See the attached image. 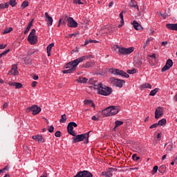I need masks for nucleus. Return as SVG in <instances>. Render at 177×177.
<instances>
[{
    "label": "nucleus",
    "instance_id": "nucleus-1",
    "mask_svg": "<svg viewBox=\"0 0 177 177\" xmlns=\"http://www.w3.org/2000/svg\"><path fill=\"white\" fill-rule=\"evenodd\" d=\"M92 57V55H84L82 57H80L76 59H74L73 61H71L68 63H67L65 65V68H67L66 70L63 71L64 74H71L77 70V66L80 63H82L84 60H86L87 59H91Z\"/></svg>",
    "mask_w": 177,
    "mask_h": 177
},
{
    "label": "nucleus",
    "instance_id": "nucleus-2",
    "mask_svg": "<svg viewBox=\"0 0 177 177\" xmlns=\"http://www.w3.org/2000/svg\"><path fill=\"white\" fill-rule=\"evenodd\" d=\"M91 88L96 91L98 95H102V96H109L111 95L113 90L111 87L107 86L102 83L94 84L91 86Z\"/></svg>",
    "mask_w": 177,
    "mask_h": 177
},
{
    "label": "nucleus",
    "instance_id": "nucleus-3",
    "mask_svg": "<svg viewBox=\"0 0 177 177\" xmlns=\"http://www.w3.org/2000/svg\"><path fill=\"white\" fill-rule=\"evenodd\" d=\"M120 112V108L115 106H111L104 109L102 111V114L105 117H110L111 115H115V114H118Z\"/></svg>",
    "mask_w": 177,
    "mask_h": 177
},
{
    "label": "nucleus",
    "instance_id": "nucleus-4",
    "mask_svg": "<svg viewBox=\"0 0 177 177\" xmlns=\"http://www.w3.org/2000/svg\"><path fill=\"white\" fill-rule=\"evenodd\" d=\"M89 133H91L90 131L88 133H86L76 136L75 138H73V143H78V142H82V140H84V139H86V143H88L89 142Z\"/></svg>",
    "mask_w": 177,
    "mask_h": 177
},
{
    "label": "nucleus",
    "instance_id": "nucleus-5",
    "mask_svg": "<svg viewBox=\"0 0 177 177\" xmlns=\"http://www.w3.org/2000/svg\"><path fill=\"white\" fill-rule=\"evenodd\" d=\"M35 29H32L28 37V41L30 45H35L38 42V36L35 35Z\"/></svg>",
    "mask_w": 177,
    "mask_h": 177
},
{
    "label": "nucleus",
    "instance_id": "nucleus-6",
    "mask_svg": "<svg viewBox=\"0 0 177 177\" xmlns=\"http://www.w3.org/2000/svg\"><path fill=\"white\" fill-rule=\"evenodd\" d=\"M109 73L113 74L114 75H120L121 77H124V78H129V75L127 72L121 71L117 68H111L109 69Z\"/></svg>",
    "mask_w": 177,
    "mask_h": 177
},
{
    "label": "nucleus",
    "instance_id": "nucleus-7",
    "mask_svg": "<svg viewBox=\"0 0 177 177\" xmlns=\"http://www.w3.org/2000/svg\"><path fill=\"white\" fill-rule=\"evenodd\" d=\"M133 50H135L134 47H129L127 48L125 47H118V53L124 56L127 55H131Z\"/></svg>",
    "mask_w": 177,
    "mask_h": 177
},
{
    "label": "nucleus",
    "instance_id": "nucleus-8",
    "mask_svg": "<svg viewBox=\"0 0 177 177\" xmlns=\"http://www.w3.org/2000/svg\"><path fill=\"white\" fill-rule=\"evenodd\" d=\"M78 125L75 122H71L68 124L67 129L68 132L70 135H72V136H76L77 133L75 131H74V128H77Z\"/></svg>",
    "mask_w": 177,
    "mask_h": 177
},
{
    "label": "nucleus",
    "instance_id": "nucleus-9",
    "mask_svg": "<svg viewBox=\"0 0 177 177\" xmlns=\"http://www.w3.org/2000/svg\"><path fill=\"white\" fill-rule=\"evenodd\" d=\"M30 111L32 112L33 115H37L41 113V107L37 105H32V106H29L26 109V113H30Z\"/></svg>",
    "mask_w": 177,
    "mask_h": 177
},
{
    "label": "nucleus",
    "instance_id": "nucleus-10",
    "mask_svg": "<svg viewBox=\"0 0 177 177\" xmlns=\"http://www.w3.org/2000/svg\"><path fill=\"white\" fill-rule=\"evenodd\" d=\"M111 81L115 86H118V88H122V86H124V84H125V81L120 79H115L114 77L111 78Z\"/></svg>",
    "mask_w": 177,
    "mask_h": 177
},
{
    "label": "nucleus",
    "instance_id": "nucleus-11",
    "mask_svg": "<svg viewBox=\"0 0 177 177\" xmlns=\"http://www.w3.org/2000/svg\"><path fill=\"white\" fill-rule=\"evenodd\" d=\"M67 26L68 27H71V28H77L78 27V23L74 20L73 17H69L67 19Z\"/></svg>",
    "mask_w": 177,
    "mask_h": 177
},
{
    "label": "nucleus",
    "instance_id": "nucleus-12",
    "mask_svg": "<svg viewBox=\"0 0 177 177\" xmlns=\"http://www.w3.org/2000/svg\"><path fill=\"white\" fill-rule=\"evenodd\" d=\"M172 66H174V62L172 61V59H169L167 61L165 66H164L163 68L161 69L162 73L167 71V70H169V68H171Z\"/></svg>",
    "mask_w": 177,
    "mask_h": 177
},
{
    "label": "nucleus",
    "instance_id": "nucleus-13",
    "mask_svg": "<svg viewBox=\"0 0 177 177\" xmlns=\"http://www.w3.org/2000/svg\"><path fill=\"white\" fill-rule=\"evenodd\" d=\"M164 114V111L162 109V107H158L156 108V111H155V118L156 120H158V118H161V117H162Z\"/></svg>",
    "mask_w": 177,
    "mask_h": 177
},
{
    "label": "nucleus",
    "instance_id": "nucleus-14",
    "mask_svg": "<svg viewBox=\"0 0 177 177\" xmlns=\"http://www.w3.org/2000/svg\"><path fill=\"white\" fill-rule=\"evenodd\" d=\"M114 171H117V169L115 168L111 167L107 171H102L101 173V175L102 176L111 177L113 176V172H114Z\"/></svg>",
    "mask_w": 177,
    "mask_h": 177
},
{
    "label": "nucleus",
    "instance_id": "nucleus-15",
    "mask_svg": "<svg viewBox=\"0 0 177 177\" xmlns=\"http://www.w3.org/2000/svg\"><path fill=\"white\" fill-rule=\"evenodd\" d=\"M10 74H12V75H14V77H16V75H19V71H17V65L13 64L12 66L11 70L8 72V75Z\"/></svg>",
    "mask_w": 177,
    "mask_h": 177
},
{
    "label": "nucleus",
    "instance_id": "nucleus-16",
    "mask_svg": "<svg viewBox=\"0 0 177 177\" xmlns=\"http://www.w3.org/2000/svg\"><path fill=\"white\" fill-rule=\"evenodd\" d=\"M46 21L47 22V25L48 27H50L52 24H53V18L49 16L48 12H45Z\"/></svg>",
    "mask_w": 177,
    "mask_h": 177
},
{
    "label": "nucleus",
    "instance_id": "nucleus-17",
    "mask_svg": "<svg viewBox=\"0 0 177 177\" xmlns=\"http://www.w3.org/2000/svg\"><path fill=\"white\" fill-rule=\"evenodd\" d=\"M32 138L33 140L39 142V143H44L45 142V138H44L41 135L32 136Z\"/></svg>",
    "mask_w": 177,
    "mask_h": 177
},
{
    "label": "nucleus",
    "instance_id": "nucleus-18",
    "mask_svg": "<svg viewBox=\"0 0 177 177\" xmlns=\"http://www.w3.org/2000/svg\"><path fill=\"white\" fill-rule=\"evenodd\" d=\"M167 28L168 30H171L172 31H177V24H166Z\"/></svg>",
    "mask_w": 177,
    "mask_h": 177
},
{
    "label": "nucleus",
    "instance_id": "nucleus-19",
    "mask_svg": "<svg viewBox=\"0 0 177 177\" xmlns=\"http://www.w3.org/2000/svg\"><path fill=\"white\" fill-rule=\"evenodd\" d=\"M131 24L133 25V27L135 30H139L140 28H142V25L138 23L136 20H134Z\"/></svg>",
    "mask_w": 177,
    "mask_h": 177
},
{
    "label": "nucleus",
    "instance_id": "nucleus-20",
    "mask_svg": "<svg viewBox=\"0 0 177 177\" xmlns=\"http://www.w3.org/2000/svg\"><path fill=\"white\" fill-rule=\"evenodd\" d=\"M165 147H167V149H166L167 153H169V151H171L174 149V143H172V142H169V144L165 143Z\"/></svg>",
    "mask_w": 177,
    "mask_h": 177
},
{
    "label": "nucleus",
    "instance_id": "nucleus-21",
    "mask_svg": "<svg viewBox=\"0 0 177 177\" xmlns=\"http://www.w3.org/2000/svg\"><path fill=\"white\" fill-rule=\"evenodd\" d=\"M32 21H34V19H32L31 21L29 22L26 29L24 32V34L27 35L28 34V31L31 29V27H32Z\"/></svg>",
    "mask_w": 177,
    "mask_h": 177
},
{
    "label": "nucleus",
    "instance_id": "nucleus-22",
    "mask_svg": "<svg viewBox=\"0 0 177 177\" xmlns=\"http://www.w3.org/2000/svg\"><path fill=\"white\" fill-rule=\"evenodd\" d=\"M92 66H93V62H88L82 66V68H89V67H92Z\"/></svg>",
    "mask_w": 177,
    "mask_h": 177
},
{
    "label": "nucleus",
    "instance_id": "nucleus-23",
    "mask_svg": "<svg viewBox=\"0 0 177 177\" xmlns=\"http://www.w3.org/2000/svg\"><path fill=\"white\" fill-rule=\"evenodd\" d=\"M55 46V44L51 43L47 46V55L48 56H50V51L52 50V48Z\"/></svg>",
    "mask_w": 177,
    "mask_h": 177
},
{
    "label": "nucleus",
    "instance_id": "nucleus-24",
    "mask_svg": "<svg viewBox=\"0 0 177 177\" xmlns=\"http://www.w3.org/2000/svg\"><path fill=\"white\" fill-rule=\"evenodd\" d=\"M130 6L131 8H136L139 10V7L138 6V3L135 0H131L130 2Z\"/></svg>",
    "mask_w": 177,
    "mask_h": 177
},
{
    "label": "nucleus",
    "instance_id": "nucleus-25",
    "mask_svg": "<svg viewBox=\"0 0 177 177\" xmlns=\"http://www.w3.org/2000/svg\"><path fill=\"white\" fill-rule=\"evenodd\" d=\"M80 84H86L88 82V78L86 77H80L77 80Z\"/></svg>",
    "mask_w": 177,
    "mask_h": 177
},
{
    "label": "nucleus",
    "instance_id": "nucleus-26",
    "mask_svg": "<svg viewBox=\"0 0 177 177\" xmlns=\"http://www.w3.org/2000/svg\"><path fill=\"white\" fill-rule=\"evenodd\" d=\"M142 89H151V84L150 83H145L141 85Z\"/></svg>",
    "mask_w": 177,
    "mask_h": 177
},
{
    "label": "nucleus",
    "instance_id": "nucleus-27",
    "mask_svg": "<svg viewBox=\"0 0 177 177\" xmlns=\"http://www.w3.org/2000/svg\"><path fill=\"white\" fill-rule=\"evenodd\" d=\"M158 91H160V88H156L153 90L151 91V92L149 93V96H156V95H157V92H158Z\"/></svg>",
    "mask_w": 177,
    "mask_h": 177
},
{
    "label": "nucleus",
    "instance_id": "nucleus-28",
    "mask_svg": "<svg viewBox=\"0 0 177 177\" xmlns=\"http://www.w3.org/2000/svg\"><path fill=\"white\" fill-rule=\"evenodd\" d=\"M124 124V122L121 121V120H116L115 122V127L114 129H115L116 128H118V127H121V125H122Z\"/></svg>",
    "mask_w": 177,
    "mask_h": 177
},
{
    "label": "nucleus",
    "instance_id": "nucleus-29",
    "mask_svg": "<svg viewBox=\"0 0 177 177\" xmlns=\"http://www.w3.org/2000/svg\"><path fill=\"white\" fill-rule=\"evenodd\" d=\"M158 124L160 127H162V125H165V124H167V119L166 118L161 119L160 120L158 121Z\"/></svg>",
    "mask_w": 177,
    "mask_h": 177
},
{
    "label": "nucleus",
    "instance_id": "nucleus-30",
    "mask_svg": "<svg viewBox=\"0 0 177 177\" xmlns=\"http://www.w3.org/2000/svg\"><path fill=\"white\" fill-rule=\"evenodd\" d=\"M158 171H159V172H160V174H164V172H165V171H167V167L165 165H162L159 167Z\"/></svg>",
    "mask_w": 177,
    "mask_h": 177
},
{
    "label": "nucleus",
    "instance_id": "nucleus-31",
    "mask_svg": "<svg viewBox=\"0 0 177 177\" xmlns=\"http://www.w3.org/2000/svg\"><path fill=\"white\" fill-rule=\"evenodd\" d=\"M9 8V3H0V10L1 9H8Z\"/></svg>",
    "mask_w": 177,
    "mask_h": 177
},
{
    "label": "nucleus",
    "instance_id": "nucleus-32",
    "mask_svg": "<svg viewBox=\"0 0 177 177\" xmlns=\"http://www.w3.org/2000/svg\"><path fill=\"white\" fill-rule=\"evenodd\" d=\"M67 121V117L66 116V114H64L61 116V119L59 120V122H62L64 124Z\"/></svg>",
    "mask_w": 177,
    "mask_h": 177
},
{
    "label": "nucleus",
    "instance_id": "nucleus-33",
    "mask_svg": "<svg viewBox=\"0 0 177 177\" xmlns=\"http://www.w3.org/2000/svg\"><path fill=\"white\" fill-rule=\"evenodd\" d=\"M13 31V28L12 27L6 28L3 32V34H9V32H12Z\"/></svg>",
    "mask_w": 177,
    "mask_h": 177
},
{
    "label": "nucleus",
    "instance_id": "nucleus-34",
    "mask_svg": "<svg viewBox=\"0 0 177 177\" xmlns=\"http://www.w3.org/2000/svg\"><path fill=\"white\" fill-rule=\"evenodd\" d=\"M8 3L12 8H15V6H16V5H17V3L16 2V0H10V2Z\"/></svg>",
    "mask_w": 177,
    "mask_h": 177
},
{
    "label": "nucleus",
    "instance_id": "nucleus-35",
    "mask_svg": "<svg viewBox=\"0 0 177 177\" xmlns=\"http://www.w3.org/2000/svg\"><path fill=\"white\" fill-rule=\"evenodd\" d=\"M15 89H20L23 88V84L21 83L15 82Z\"/></svg>",
    "mask_w": 177,
    "mask_h": 177
},
{
    "label": "nucleus",
    "instance_id": "nucleus-36",
    "mask_svg": "<svg viewBox=\"0 0 177 177\" xmlns=\"http://www.w3.org/2000/svg\"><path fill=\"white\" fill-rule=\"evenodd\" d=\"M132 158L134 161H139V160H140V157H138L136 156V153H134L133 156H132Z\"/></svg>",
    "mask_w": 177,
    "mask_h": 177
},
{
    "label": "nucleus",
    "instance_id": "nucleus-37",
    "mask_svg": "<svg viewBox=\"0 0 177 177\" xmlns=\"http://www.w3.org/2000/svg\"><path fill=\"white\" fill-rule=\"evenodd\" d=\"M8 169H9L8 165H7L4 168L0 169V175H1V174H3V172H5V171H8Z\"/></svg>",
    "mask_w": 177,
    "mask_h": 177
},
{
    "label": "nucleus",
    "instance_id": "nucleus-38",
    "mask_svg": "<svg viewBox=\"0 0 177 177\" xmlns=\"http://www.w3.org/2000/svg\"><path fill=\"white\" fill-rule=\"evenodd\" d=\"M27 6H28V1H24L21 4V8L24 9V8H27Z\"/></svg>",
    "mask_w": 177,
    "mask_h": 177
},
{
    "label": "nucleus",
    "instance_id": "nucleus-39",
    "mask_svg": "<svg viewBox=\"0 0 177 177\" xmlns=\"http://www.w3.org/2000/svg\"><path fill=\"white\" fill-rule=\"evenodd\" d=\"M158 171V166L156 165L153 167L152 174H154Z\"/></svg>",
    "mask_w": 177,
    "mask_h": 177
},
{
    "label": "nucleus",
    "instance_id": "nucleus-40",
    "mask_svg": "<svg viewBox=\"0 0 177 177\" xmlns=\"http://www.w3.org/2000/svg\"><path fill=\"white\" fill-rule=\"evenodd\" d=\"M61 24H66V22L64 21H62V18L59 20V24L57 25V27H60Z\"/></svg>",
    "mask_w": 177,
    "mask_h": 177
},
{
    "label": "nucleus",
    "instance_id": "nucleus-41",
    "mask_svg": "<svg viewBox=\"0 0 177 177\" xmlns=\"http://www.w3.org/2000/svg\"><path fill=\"white\" fill-rule=\"evenodd\" d=\"M127 73H128V74H136V70H135V69L128 70Z\"/></svg>",
    "mask_w": 177,
    "mask_h": 177
},
{
    "label": "nucleus",
    "instance_id": "nucleus-42",
    "mask_svg": "<svg viewBox=\"0 0 177 177\" xmlns=\"http://www.w3.org/2000/svg\"><path fill=\"white\" fill-rule=\"evenodd\" d=\"M55 136H56V138H60V136H62V132L57 131V132H55Z\"/></svg>",
    "mask_w": 177,
    "mask_h": 177
},
{
    "label": "nucleus",
    "instance_id": "nucleus-43",
    "mask_svg": "<svg viewBox=\"0 0 177 177\" xmlns=\"http://www.w3.org/2000/svg\"><path fill=\"white\" fill-rule=\"evenodd\" d=\"M74 3H76V5H83V3L81 1V0H75Z\"/></svg>",
    "mask_w": 177,
    "mask_h": 177
},
{
    "label": "nucleus",
    "instance_id": "nucleus-44",
    "mask_svg": "<svg viewBox=\"0 0 177 177\" xmlns=\"http://www.w3.org/2000/svg\"><path fill=\"white\" fill-rule=\"evenodd\" d=\"M53 131H55V127H53V126H50L48 128V132H50V133H52L53 132Z\"/></svg>",
    "mask_w": 177,
    "mask_h": 177
},
{
    "label": "nucleus",
    "instance_id": "nucleus-45",
    "mask_svg": "<svg viewBox=\"0 0 177 177\" xmlns=\"http://www.w3.org/2000/svg\"><path fill=\"white\" fill-rule=\"evenodd\" d=\"M157 127H158V123H155L152 125L150 126V129H153V128H157Z\"/></svg>",
    "mask_w": 177,
    "mask_h": 177
},
{
    "label": "nucleus",
    "instance_id": "nucleus-46",
    "mask_svg": "<svg viewBox=\"0 0 177 177\" xmlns=\"http://www.w3.org/2000/svg\"><path fill=\"white\" fill-rule=\"evenodd\" d=\"M91 102H92V100H86L84 101V104H88V106L91 104Z\"/></svg>",
    "mask_w": 177,
    "mask_h": 177
},
{
    "label": "nucleus",
    "instance_id": "nucleus-47",
    "mask_svg": "<svg viewBox=\"0 0 177 177\" xmlns=\"http://www.w3.org/2000/svg\"><path fill=\"white\" fill-rule=\"evenodd\" d=\"M8 106H9V103L5 102V103L3 104V110H5V109H8Z\"/></svg>",
    "mask_w": 177,
    "mask_h": 177
},
{
    "label": "nucleus",
    "instance_id": "nucleus-48",
    "mask_svg": "<svg viewBox=\"0 0 177 177\" xmlns=\"http://www.w3.org/2000/svg\"><path fill=\"white\" fill-rule=\"evenodd\" d=\"M15 84H16V82H8L9 86H15Z\"/></svg>",
    "mask_w": 177,
    "mask_h": 177
},
{
    "label": "nucleus",
    "instance_id": "nucleus-49",
    "mask_svg": "<svg viewBox=\"0 0 177 177\" xmlns=\"http://www.w3.org/2000/svg\"><path fill=\"white\" fill-rule=\"evenodd\" d=\"M92 42H93V40H92V39L86 40V41H85V45H88V44H91V43H92Z\"/></svg>",
    "mask_w": 177,
    "mask_h": 177
},
{
    "label": "nucleus",
    "instance_id": "nucleus-50",
    "mask_svg": "<svg viewBox=\"0 0 177 177\" xmlns=\"http://www.w3.org/2000/svg\"><path fill=\"white\" fill-rule=\"evenodd\" d=\"M148 57H151V59H156V53H153L151 55H148Z\"/></svg>",
    "mask_w": 177,
    "mask_h": 177
},
{
    "label": "nucleus",
    "instance_id": "nucleus-51",
    "mask_svg": "<svg viewBox=\"0 0 177 177\" xmlns=\"http://www.w3.org/2000/svg\"><path fill=\"white\" fill-rule=\"evenodd\" d=\"M119 16L121 19H124V12H121Z\"/></svg>",
    "mask_w": 177,
    "mask_h": 177
},
{
    "label": "nucleus",
    "instance_id": "nucleus-52",
    "mask_svg": "<svg viewBox=\"0 0 177 177\" xmlns=\"http://www.w3.org/2000/svg\"><path fill=\"white\" fill-rule=\"evenodd\" d=\"M37 82H32L31 86H32V88H35V86H37Z\"/></svg>",
    "mask_w": 177,
    "mask_h": 177
},
{
    "label": "nucleus",
    "instance_id": "nucleus-53",
    "mask_svg": "<svg viewBox=\"0 0 177 177\" xmlns=\"http://www.w3.org/2000/svg\"><path fill=\"white\" fill-rule=\"evenodd\" d=\"M39 78V77H38V75H35L33 77H32V79L35 80V81H37V80H38Z\"/></svg>",
    "mask_w": 177,
    "mask_h": 177
},
{
    "label": "nucleus",
    "instance_id": "nucleus-54",
    "mask_svg": "<svg viewBox=\"0 0 177 177\" xmlns=\"http://www.w3.org/2000/svg\"><path fill=\"white\" fill-rule=\"evenodd\" d=\"M113 5H114V1H111L109 4V8H113Z\"/></svg>",
    "mask_w": 177,
    "mask_h": 177
},
{
    "label": "nucleus",
    "instance_id": "nucleus-55",
    "mask_svg": "<svg viewBox=\"0 0 177 177\" xmlns=\"http://www.w3.org/2000/svg\"><path fill=\"white\" fill-rule=\"evenodd\" d=\"M9 50H10L8 49V50H6V51L1 53V54L3 56L5 55H7V53H9Z\"/></svg>",
    "mask_w": 177,
    "mask_h": 177
},
{
    "label": "nucleus",
    "instance_id": "nucleus-56",
    "mask_svg": "<svg viewBox=\"0 0 177 177\" xmlns=\"http://www.w3.org/2000/svg\"><path fill=\"white\" fill-rule=\"evenodd\" d=\"M6 48V44H0V49H5Z\"/></svg>",
    "mask_w": 177,
    "mask_h": 177
},
{
    "label": "nucleus",
    "instance_id": "nucleus-57",
    "mask_svg": "<svg viewBox=\"0 0 177 177\" xmlns=\"http://www.w3.org/2000/svg\"><path fill=\"white\" fill-rule=\"evenodd\" d=\"M149 42H150V39H148L145 44H144V48H146V46H147V45H149Z\"/></svg>",
    "mask_w": 177,
    "mask_h": 177
},
{
    "label": "nucleus",
    "instance_id": "nucleus-58",
    "mask_svg": "<svg viewBox=\"0 0 177 177\" xmlns=\"http://www.w3.org/2000/svg\"><path fill=\"white\" fill-rule=\"evenodd\" d=\"M157 139H158L159 140H161V133H158Z\"/></svg>",
    "mask_w": 177,
    "mask_h": 177
},
{
    "label": "nucleus",
    "instance_id": "nucleus-59",
    "mask_svg": "<svg viewBox=\"0 0 177 177\" xmlns=\"http://www.w3.org/2000/svg\"><path fill=\"white\" fill-rule=\"evenodd\" d=\"M91 120H93V121H97V118H96V116L93 115V116L91 117Z\"/></svg>",
    "mask_w": 177,
    "mask_h": 177
},
{
    "label": "nucleus",
    "instance_id": "nucleus-60",
    "mask_svg": "<svg viewBox=\"0 0 177 177\" xmlns=\"http://www.w3.org/2000/svg\"><path fill=\"white\" fill-rule=\"evenodd\" d=\"M89 106H91V107L95 108V103L91 101V104H89Z\"/></svg>",
    "mask_w": 177,
    "mask_h": 177
},
{
    "label": "nucleus",
    "instance_id": "nucleus-61",
    "mask_svg": "<svg viewBox=\"0 0 177 177\" xmlns=\"http://www.w3.org/2000/svg\"><path fill=\"white\" fill-rule=\"evenodd\" d=\"M162 17H163L164 19H167V17H168V14H167V13L163 14Z\"/></svg>",
    "mask_w": 177,
    "mask_h": 177
},
{
    "label": "nucleus",
    "instance_id": "nucleus-62",
    "mask_svg": "<svg viewBox=\"0 0 177 177\" xmlns=\"http://www.w3.org/2000/svg\"><path fill=\"white\" fill-rule=\"evenodd\" d=\"M165 158H167V155H163V156H162V161H164V160H165Z\"/></svg>",
    "mask_w": 177,
    "mask_h": 177
},
{
    "label": "nucleus",
    "instance_id": "nucleus-63",
    "mask_svg": "<svg viewBox=\"0 0 177 177\" xmlns=\"http://www.w3.org/2000/svg\"><path fill=\"white\" fill-rule=\"evenodd\" d=\"M174 99L175 102H177V93H176V95L174 96Z\"/></svg>",
    "mask_w": 177,
    "mask_h": 177
},
{
    "label": "nucleus",
    "instance_id": "nucleus-64",
    "mask_svg": "<svg viewBox=\"0 0 177 177\" xmlns=\"http://www.w3.org/2000/svg\"><path fill=\"white\" fill-rule=\"evenodd\" d=\"M124 19H121L120 20V24L123 25L124 26Z\"/></svg>",
    "mask_w": 177,
    "mask_h": 177
}]
</instances>
